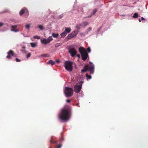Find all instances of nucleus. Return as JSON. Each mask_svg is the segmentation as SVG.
<instances>
[{"label": "nucleus", "mask_w": 148, "mask_h": 148, "mask_svg": "<svg viewBox=\"0 0 148 148\" xmlns=\"http://www.w3.org/2000/svg\"><path fill=\"white\" fill-rule=\"evenodd\" d=\"M71 117V112L69 107L65 108L62 110L58 116L59 120L62 122H65L68 121Z\"/></svg>", "instance_id": "f257e3e1"}, {"label": "nucleus", "mask_w": 148, "mask_h": 148, "mask_svg": "<svg viewBox=\"0 0 148 148\" xmlns=\"http://www.w3.org/2000/svg\"><path fill=\"white\" fill-rule=\"evenodd\" d=\"M79 51L81 53L82 60H86L88 57V54L85 49L83 47H81L79 48Z\"/></svg>", "instance_id": "f03ea898"}, {"label": "nucleus", "mask_w": 148, "mask_h": 148, "mask_svg": "<svg viewBox=\"0 0 148 148\" xmlns=\"http://www.w3.org/2000/svg\"><path fill=\"white\" fill-rule=\"evenodd\" d=\"M64 92L65 96L67 97H70L73 95V90L70 87H66Z\"/></svg>", "instance_id": "7ed1b4c3"}, {"label": "nucleus", "mask_w": 148, "mask_h": 148, "mask_svg": "<svg viewBox=\"0 0 148 148\" xmlns=\"http://www.w3.org/2000/svg\"><path fill=\"white\" fill-rule=\"evenodd\" d=\"M73 63L71 62L66 61L64 64V66L66 70L71 72L73 69Z\"/></svg>", "instance_id": "20e7f679"}, {"label": "nucleus", "mask_w": 148, "mask_h": 148, "mask_svg": "<svg viewBox=\"0 0 148 148\" xmlns=\"http://www.w3.org/2000/svg\"><path fill=\"white\" fill-rule=\"evenodd\" d=\"M79 32L77 29H75L71 33L69 34L66 38L67 39L69 40L73 37L75 36Z\"/></svg>", "instance_id": "39448f33"}, {"label": "nucleus", "mask_w": 148, "mask_h": 148, "mask_svg": "<svg viewBox=\"0 0 148 148\" xmlns=\"http://www.w3.org/2000/svg\"><path fill=\"white\" fill-rule=\"evenodd\" d=\"M69 52L72 57L75 56L77 53L75 48L73 47H71L69 48Z\"/></svg>", "instance_id": "423d86ee"}, {"label": "nucleus", "mask_w": 148, "mask_h": 148, "mask_svg": "<svg viewBox=\"0 0 148 148\" xmlns=\"http://www.w3.org/2000/svg\"><path fill=\"white\" fill-rule=\"evenodd\" d=\"M53 39L52 37L51 36H50L47 39L43 38L41 39V42L42 43L44 44H46L50 42V41Z\"/></svg>", "instance_id": "0eeeda50"}, {"label": "nucleus", "mask_w": 148, "mask_h": 148, "mask_svg": "<svg viewBox=\"0 0 148 148\" xmlns=\"http://www.w3.org/2000/svg\"><path fill=\"white\" fill-rule=\"evenodd\" d=\"M82 88V85L77 84L74 87V91L76 93H78L81 90Z\"/></svg>", "instance_id": "6e6552de"}, {"label": "nucleus", "mask_w": 148, "mask_h": 148, "mask_svg": "<svg viewBox=\"0 0 148 148\" xmlns=\"http://www.w3.org/2000/svg\"><path fill=\"white\" fill-rule=\"evenodd\" d=\"M71 31V29L70 28H65V30L64 32L61 34V37H64L67 34L69 33Z\"/></svg>", "instance_id": "1a4fd4ad"}, {"label": "nucleus", "mask_w": 148, "mask_h": 148, "mask_svg": "<svg viewBox=\"0 0 148 148\" xmlns=\"http://www.w3.org/2000/svg\"><path fill=\"white\" fill-rule=\"evenodd\" d=\"M94 64H92L90 65L89 67H88V69L90 71L91 74H93L94 73Z\"/></svg>", "instance_id": "9d476101"}, {"label": "nucleus", "mask_w": 148, "mask_h": 148, "mask_svg": "<svg viewBox=\"0 0 148 148\" xmlns=\"http://www.w3.org/2000/svg\"><path fill=\"white\" fill-rule=\"evenodd\" d=\"M14 52L12 50L10 51L9 52H8V55L6 57L10 59L11 58V55L12 56H14Z\"/></svg>", "instance_id": "9b49d317"}, {"label": "nucleus", "mask_w": 148, "mask_h": 148, "mask_svg": "<svg viewBox=\"0 0 148 148\" xmlns=\"http://www.w3.org/2000/svg\"><path fill=\"white\" fill-rule=\"evenodd\" d=\"M88 65H86L84 66V68L81 70L82 72L84 73L86 72L88 70Z\"/></svg>", "instance_id": "f8f14e48"}, {"label": "nucleus", "mask_w": 148, "mask_h": 148, "mask_svg": "<svg viewBox=\"0 0 148 148\" xmlns=\"http://www.w3.org/2000/svg\"><path fill=\"white\" fill-rule=\"evenodd\" d=\"M47 64H51L52 65L55 64V62L53 61L52 60H50L47 62Z\"/></svg>", "instance_id": "ddd939ff"}, {"label": "nucleus", "mask_w": 148, "mask_h": 148, "mask_svg": "<svg viewBox=\"0 0 148 148\" xmlns=\"http://www.w3.org/2000/svg\"><path fill=\"white\" fill-rule=\"evenodd\" d=\"M88 24H89L88 22H86V21H85V22H83L81 24V25H82V26L83 27H86L87 25H88Z\"/></svg>", "instance_id": "4468645a"}, {"label": "nucleus", "mask_w": 148, "mask_h": 148, "mask_svg": "<svg viewBox=\"0 0 148 148\" xmlns=\"http://www.w3.org/2000/svg\"><path fill=\"white\" fill-rule=\"evenodd\" d=\"M92 29V28L91 27H90L88 28V29L86 30V31L85 32V34H88V32L91 31Z\"/></svg>", "instance_id": "2eb2a0df"}, {"label": "nucleus", "mask_w": 148, "mask_h": 148, "mask_svg": "<svg viewBox=\"0 0 148 148\" xmlns=\"http://www.w3.org/2000/svg\"><path fill=\"white\" fill-rule=\"evenodd\" d=\"M31 47H35L37 46V44L35 42H31L30 43Z\"/></svg>", "instance_id": "dca6fc26"}, {"label": "nucleus", "mask_w": 148, "mask_h": 148, "mask_svg": "<svg viewBox=\"0 0 148 148\" xmlns=\"http://www.w3.org/2000/svg\"><path fill=\"white\" fill-rule=\"evenodd\" d=\"M31 25V24H26L25 25V28L28 29H29V28L30 27Z\"/></svg>", "instance_id": "f3484780"}, {"label": "nucleus", "mask_w": 148, "mask_h": 148, "mask_svg": "<svg viewBox=\"0 0 148 148\" xmlns=\"http://www.w3.org/2000/svg\"><path fill=\"white\" fill-rule=\"evenodd\" d=\"M25 12V9H22L20 12L19 14L20 15H22Z\"/></svg>", "instance_id": "a211bd4d"}, {"label": "nucleus", "mask_w": 148, "mask_h": 148, "mask_svg": "<svg viewBox=\"0 0 148 148\" xmlns=\"http://www.w3.org/2000/svg\"><path fill=\"white\" fill-rule=\"evenodd\" d=\"M82 26L81 24L77 25L75 26V28L77 29H79L81 28V26Z\"/></svg>", "instance_id": "6ab92c4d"}, {"label": "nucleus", "mask_w": 148, "mask_h": 148, "mask_svg": "<svg viewBox=\"0 0 148 148\" xmlns=\"http://www.w3.org/2000/svg\"><path fill=\"white\" fill-rule=\"evenodd\" d=\"M134 18H136L138 17V14L137 13H134L132 16Z\"/></svg>", "instance_id": "aec40b11"}, {"label": "nucleus", "mask_w": 148, "mask_h": 148, "mask_svg": "<svg viewBox=\"0 0 148 148\" xmlns=\"http://www.w3.org/2000/svg\"><path fill=\"white\" fill-rule=\"evenodd\" d=\"M38 27L40 28V30H43L44 29L43 26L41 25H39L38 26Z\"/></svg>", "instance_id": "412c9836"}, {"label": "nucleus", "mask_w": 148, "mask_h": 148, "mask_svg": "<svg viewBox=\"0 0 148 148\" xmlns=\"http://www.w3.org/2000/svg\"><path fill=\"white\" fill-rule=\"evenodd\" d=\"M97 11V9H95L92 12V15H94L96 13V12Z\"/></svg>", "instance_id": "4be33fe9"}, {"label": "nucleus", "mask_w": 148, "mask_h": 148, "mask_svg": "<svg viewBox=\"0 0 148 148\" xmlns=\"http://www.w3.org/2000/svg\"><path fill=\"white\" fill-rule=\"evenodd\" d=\"M11 27L13 28V29H16L17 28V25H12L11 26Z\"/></svg>", "instance_id": "5701e85b"}, {"label": "nucleus", "mask_w": 148, "mask_h": 148, "mask_svg": "<svg viewBox=\"0 0 148 148\" xmlns=\"http://www.w3.org/2000/svg\"><path fill=\"white\" fill-rule=\"evenodd\" d=\"M41 56L42 57H49V55L48 54L42 55Z\"/></svg>", "instance_id": "b1692460"}, {"label": "nucleus", "mask_w": 148, "mask_h": 148, "mask_svg": "<svg viewBox=\"0 0 148 148\" xmlns=\"http://www.w3.org/2000/svg\"><path fill=\"white\" fill-rule=\"evenodd\" d=\"M86 34H85V32L84 33H83V32L80 33V36L83 37H84L85 35Z\"/></svg>", "instance_id": "393cba45"}, {"label": "nucleus", "mask_w": 148, "mask_h": 148, "mask_svg": "<svg viewBox=\"0 0 148 148\" xmlns=\"http://www.w3.org/2000/svg\"><path fill=\"white\" fill-rule=\"evenodd\" d=\"M86 77H87V79H91V76L90 75H88V74H86Z\"/></svg>", "instance_id": "a878e982"}, {"label": "nucleus", "mask_w": 148, "mask_h": 148, "mask_svg": "<svg viewBox=\"0 0 148 148\" xmlns=\"http://www.w3.org/2000/svg\"><path fill=\"white\" fill-rule=\"evenodd\" d=\"M63 14H61L60 15L58 16L57 17V18L58 19H61L62 18L63 16Z\"/></svg>", "instance_id": "bb28decb"}, {"label": "nucleus", "mask_w": 148, "mask_h": 148, "mask_svg": "<svg viewBox=\"0 0 148 148\" xmlns=\"http://www.w3.org/2000/svg\"><path fill=\"white\" fill-rule=\"evenodd\" d=\"M14 29H11V31L12 32H18V29H16V30H14Z\"/></svg>", "instance_id": "cd10ccee"}, {"label": "nucleus", "mask_w": 148, "mask_h": 148, "mask_svg": "<svg viewBox=\"0 0 148 148\" xmlns=\"http://www.w3.org/2000/svg\"><path fill=\"white\" fill-rule=\"evenodd\" d=\"M34 38L39 39L40 38V37L39 36H34Z\"/></svg>", "instance_id": "c85d7f7f"}, {"label": "nucleus", "mask_w": 148, "mask_h": 148, "mask_svg": "<svg viewBox=\"0 0 148 148\" xmlns=\"http://www.w3.org/2000/svg\"><path fill=\"white\" fill-rule=\"evenodd\" d=\"M87 50L89 53H90L91 51V49L90 47H88L87 49Z\"/></svg>", "instance_id": "c756f323"}, {"label": "nucleus", "mask_w": 148, "mask_h": 148, "mask_svg": "<svg viewBox=\"0 0 148 148\" xmlns=\"http://www.w3.org/2000/svg\"><path fill=\"white\" fill-rule=\"evenodd\" d=\"M31 55V53H28L27 55V58H28Z\"/></svg>", "instance_id": "7c9ffc66"}, {"label": "nucleus", "mask_w": 148, "mask_h": 148, "mask_svg": "<svg viewBox=\"0 0 148 148\" xmlns=\"http://www.w3.org/2000/svg\"><path fill=\"white\" fill-rule=\"evenodd\" d=\"M62 146V145L61 144L59 145L58 146L56 147V148H60Z\"/></svg>", "instance_id": "2f4dec72"}, {"label": "nucleus", "mask_w": 148, "mask_h": 148, "mask_svg": "<svg viewBox=\"0 0 148 148\" xmlns=\"http://www.w3.org/2000/svg\"><path fill=\"white\" fill-rule=\"evenodd\" d=\"M79 83L80 84H82H82L83 83V81L82 80L79 81Z\"/></svg>", "instance_id": "473e14b6"}, {"label": "nucleus", "mask_w": 148, "mask_h": 148, "mask_svg": "<svg viewBox=\"0 0 148 148\" xmlns=\"http://www.w3.org/2000/svg\"><path fill=\"white\" fill-rule=\"evenodd\" d=\"M3 23L2 22H0V27L2 26L3 25Z\"/></svg>", "instance_id": "72a5a7b5"}, {"label": "nucleus", "mask_w": 148, "mask_h": 148, "mask_svg": "<svg viewBox=\"0 0 148 148\" xmlns=\"http://www.w3.org/2000/svg\"><path fill=\"white\" fill-rule=\"evenodd\" d=\"M16 61L17 62H20L21 60L18 59L16 58Z\"/></svg>", "instance_id": "f704fd0d"}, {"label": "nucleus", "mask_w": 148, "mask_h": 148, "mask_svg": "<svg viewBox=\"0 0 148 148\" xmlns=\"http://www.w3.org/2000/svg\"><path fill=\"white\" fill-rule=\"evenodd\" d=\"M52 35L54 37H56V34L54 33H52Z\"/></svg>", "instance_id": "c9c22d12"}, {"label": "nucleus", "mask_w": 148, "mask_h": 148, "mask_svg": "<svg viewBox=\"0 0 148 148\" xmlns=\"http://www.w3.org/2000/svg\"><path fill=\"white\" fill-rule=\"evenodd\" d=\"M66 101L67 103H69L70 102V99H67L66 100Z\"/></svg>", "instance_id": "e433bc0d"}, {"label": "nucleus", "mask_w": 148, "mask_h": 148, "mask_svg": "<svg viewBox=\"0 0 148 148\" xmlns=\"http://www.w3.org/2000/svg\"><path fill=\"white\" fill-rule=\"evenodd\" d=\"M141 19L142 20H143L145 19V18H144L143 17H142L141 18Z\"/></svg>", "instance_id": "4c0bfd02"}, {"label": "nucleus", "mask_w": 148, "mask_h": 148, "mask_svg": "<svg viewBox=\"0 0 148 148\" xmlns=\"http://www.w3.org/2000/svg\"><path fill=\"white\" fill-rule=\"evenodd\" d=\"M59 44H56V47H58L59 46H60V45H59Z\"/></svg>", "instance_id": "58836bf2"}, {"label": "nucleus", "mask_w": 148, "mask_h": 148, "mask_svg": "<svg viewBox=\"0 0 148 148\" xmlns=\"http://www.w3.org/2000/svg\"><path fill=\"white\" fill-rule=\"evenodd\" d=\"M89 63H90V64L91 65H92V64H92V62H89Z\"/></svg>", "instance_id": "ea45409f"}, {"label": "nucleus", "mask_w": 148, "mask_h": 148, "mask_svg": "<svg viewBox=\"0 0 148 148\" xmlns=\"http://www.w3.org/2000/svg\"><path fill=\"white\" fill-rule=\"evenodd\" d=\"M77 57H78L79 58H80V55H77Z\"/></svg>", "instance_id": "a19ab883"}, {"label": "nucleus", "mask_w": 148, "mask_h": 148, "mask_svg": "<svg viewBox=\"0 0 148 148\" xmlns=\"http://www.w3.org/2000/svg\"><path fill=\"white\" fill-rule=\"evenodd\" d=\"M92 14L91 15H90V16H87V17H88V18L90 17H91L92 16Z\"/></svg>", "instance_id": "79ce46f5"}, {"label": "nucleus", "mask_w": 148, "mask_h": 148, "mask_svg": "<svg viewBox=\"0 0 148 148\" xmlns=\"http://www.w3.org/2000/svg\"><path fill=\"white\" fill-rule=\"evenodd\" d=\"M58 36V34L56 33V38H57Z\"/></svg>", "instance_id": "37998d69"}, {"label": "nucleus", "mask_w": 148, "mask_h": 148, "mask_svg": "<svg viewBox=\"0 0 148 148\" xmlns=\"http://www.w3.org/2000/svg\"><path fill=\"white\" fill-rule=\"evenodd\" d=\"M138 21L139 22H140L141 21V20L140 18H139L138 19Z\"/></svg>", "instance_id": "c03bdc74"}, {"label": "nucleus", "mask_w": 148, "mask_h": 148, "mask_svg": "<svg viewBox=\"0 0 148 148\" xmlns=\"http://www.w3.org/2000/svg\"><path fill=\"white\" fill-rule=\"evenodd\" d=\"M59 62V60H56V62Z\"/></svg>", "instance_id": "a18cd8bd"}, {"label": "nucleus", "mask_w": 148, "mask_h": 148, "mask_svg": "<svg viewBox=\"0 0 148 148\" xmlns=\"http://www.w3.org/2000/svg\"><path fill=\"white\" fill-rule=\"evenodd\" d=\"M120 16H125V15H121Z\"/></svg>", "instance_id": "49530a36"}, {"label": "nucleus", "mask_w": 148, "mask_h": 148, "mask_svg": "<svg viewBox=\"0 0 148 148\" xmlns=\"http://www.w3.org/2000/svg\"><path fill=\"white\" fill-rule=\"evenodd\" d=\"M77 105L79 107V104H77Z\"/></svg>", "instance_id": "de8ad7c7"}, {"label": "nucleus", "mask_w": 148, "mask_h": 148, "mask_svg": "<svg viewBox=\"0 0 148 148\" xmlns=\"http://www.w3.org/2000/svg\"><path fill=\"white\" fill-rule=\"evenodd\" d=\"M23 48L24 49H25V47H23Z\"/></svg>", "instance_id": "09e8293b"}, {"label": "nucleus", "mask_w": 148, "mask_h": 148, "mask_svg": "<svg viewBox=\"0 0 148 148\" xmlns=\"http://www.w3.org/2000/svg\"><path fill=\"white\" fill-rule=\"evenodd\" d=\"M101 28H102V27H100V28H99L100 29H101Z\"/></svg>", "instance_id": "8fccbe9b"}]
</instances>
